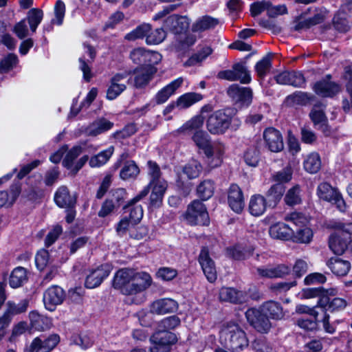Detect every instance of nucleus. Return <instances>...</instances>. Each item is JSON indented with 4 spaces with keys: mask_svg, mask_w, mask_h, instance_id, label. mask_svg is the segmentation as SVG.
<instances>
[{
    "mask_svg": "<svg viewBox=\"0 0 352 352\" xmlns=\"http://www.w3.org/2000/svg\"><path fill=\"white\" fill-rule=\"evenodd\" d=\"M327 265L331 272L337 276H345L351 268V264L348 261L335 257L330 258Z\"/></svg>",
    "mask_w": 352,
    "mask_h": 352,
    "instance_id": "obj_39",
    "label": "nucleus"
},
{
    "mask_svg": "<svg viewBox=\"0 0 352 352\" xmlns=\"http://www.w3.org/2000/svg\"><path fill=\"white\" fill-rule=\"evenodd\" d=\"M201 170V164L196 160L190 162L183 168V173L190 179L197 177Z\"/></svg>",
    "mask_w": 352,
    "mask_h": 352,
    "instance_id": "obj_57",
    "label": "nucleus"
},
{
    "mask_svg": "<svg viewBox=\"0 0 352 352\" xmlns=\"http://www.w3.org/2000/svg\"><path fill=\"white\" fill-rule=\"evenodd\" d=\"M236 111L226 108L215 111L206 120V129L212 135H223L232 126L237 130L241 121L236 117Z\"/></svg>",
    "mask_w": 352,
    "mask_h": 352,
    "instance_id": "obj_2",
    "label": "nucleus"
},
{
    "mask_svg": "<svg viewBox=\"0 0 352 352\" xmlns=\"http://www.w3.org/2000/svg\"><path fill=\"white\" fill-rule=\"evenodd\" d=\"M130 58L134 64L140 67H155L160 62L162 56L158 52L138 47L130 52Z\"/></svg>",
    "mask_w": 352,
    "mask_h": 352,
    "instance_id": "obj_6",
    "label": "nucleus"
},
{
    "mask_svg": "<svg viewBox=\"0 0 352 352\" xmlns=\"http://www.w3.org/2000/svg\"><path fill=\"white\" fill-rule=\"evenodd\" d=\"M113 152L114 147L109 146L97 155L92 156L89 162V166L92 168H97L104 165L109 160Z\"/></svg>",
    "mask_w": 352,
    "mask_h": 352,
    "instance_id": "obj_42",
    "label": "nucleus"
},
{
    "mask_svg": "<svg viewBox=\"0 0 352 352\" xmlns=\"http://www.w3.org/2000/svg\"><path fill=\"white\" fill-rule=\"evenodd\" d=\"M126 77L125 74H117L112 77L111 85L107 91V99L114 100L126 89L125 84L122 82V80L126 78Z\"/></svg>",
    "mask_w": 352,
    "mask_h": 352,
    "instance_id": "obj_30",
    "label": "nucleus"
},
{
    "mask_svg": "<svg viewBox=\"0 0 352 352\" xmlns=\"http://www.w3.org/2000/svg\"><path fill=\"white\" fill-rule=\"evenodd\" d=\"M149 309L150 312L153 314H166L176 311L178 303L172 298H160L152 302Z\"/></svg>",
    "mask_w": 352,
    "mask_h": 352,
    "instance_id": "obj_19",
    "label": "nucleus"
},
{
    "mask_svg": "<svg viewBox=\"0 0 352 352\" xmlns=\"http://www.w3.org/2000/svg\"><path fill=\"white\" fill-rule=\"evenodd\" d=\"M54 201L60 208H73L76 200L69 194V190L66 186H60L58 188L54 195Z\"/></svg>",
    "mask_w": 352,
    "mask_h": 352,
    "instance_id": "obj_32",
    "label": "nucleus"
},
{
    "mask_svg": "<svg viewBox=\"0 0 352 352\" xmlns=\"http://www.w3.org/2000/svg\"><path fill=\"white\" fill-rule=\"evenodd\" d=\"M111 267L108 265H102L97 269L91 272L85 280V287L94 289L98 287L104 278L109 276Z\"/></svg>",
    "mask_w": 352,
    "mask_h": 352,
    "instance_id": "obj_22",
    "label": "nucleus"
},
{
    "mask_svg": "<svg viewBox=\"0 0 352 352\" xmlns=\"http://www.w3.org/2000/svg\"><path fill=\"white\" fill-rule=\"evenodd\" d=\"M272 238L289 240L294 234L293 230L284 223H278L272 225L269 230Z\"/></svg>",
    "mask_w": 352,
    "mask_h": 352,
    "instance_id": "obj_35",
    "label": "nucleus"
},
{
    "mask_svg": "<svg viewBox=\"0 0 352 352\" xmlns=\"http://www.w3.org/2000/svg\"><path fill=\"white\" fill-rule=\"evenodd\" d=\"M329 247L335 254H342L346 249V243L338 235L331 234L329 239Z\"/></svg>",
    "mask_w": 352,
    "mask_h": 352,
    "instance_id": "obj_49",
    "label": "nucleus"
},
{
    "mask_svg": "<svg viewBox=\"0 0 352 352\" xmlns=\"http://www.w3.org/2000/svg\"><path fill=\"white\" fill-rule=\"evenodd\" d=\"M82 150L80 146H75L72 148L66 154L63 165L68 168H72L74 161L81 154Z\"/></svg>",
    "mask_w": 352,
    "mask_h": 352,
    "instance_id": "obj_60",
    "label": "nucleus"
},
{
    "mask_svg": "<svg viewBox=\"0 0 352 352\" xmlns=\"http://www.w3.org/2000/svg\"><path fill=\"white\" fill-rule=\"evenodd\" d=\"M152 188L150 195L149 205L152 208H159L162 204L163 197L167 188L166 182H159L155 184H148L144 189L140 192L134 198L130 200V205L136 204L137 202L144 198Z\"/></svg>",
    "mask_w": 352,
    "mask_h": 352,
    "instance_id": "obj_4",
    "label": "nucleus"
},
{
    "mask_svg": "<svg viewBox=\"0 0 352 352\" xmlns=\"http://www.w3.org/2000/svg\"><path fill=\"white\" fill-rule=\"evenodd\" d=\"M265 146L272 152L278 153L284 148L283 136L273 127L267 128L263 134Z\"/></svg>",
    "mask_w": 352,
    "mask_h": 352,
    "instance_id": "obj_15",
    "label": "nucleus"
},
{
    "mask_svg": "<svg viewBox=\"0 0 352 352\" xmlns=\"http://www.w3.org/2000/svg\"><path fill=\"white\" fill-rule=\"evenodd\" d=\"M28 305L29 301L27 299L21 300L17 304L12 301H8L6 303V312L12 317L26 311Z\"/></svg>",
    "mask_w": 352,
    "mask_h": 352,
    "instance_id": "obj_52",
    "label": "nucleus"
},
{
    "mask_svg": "<svg viewBox=\"0 0 352 352\" xmlns=\"http://www.w3.org/2000/svg\"><path fill=\"white\" fill-rule=\"evenodd\" d=\"M208 110V107L201 108V114L192 117L186 122L179 129L178 132L186 135H190L195 145L202 150L204 153L209 154L208 146L211 144L209 135L202 129L204 117L202 113Z\"/></svg>",
    "mask_w": 352,
    "mask_h": 352,
    "instance_id": "obj_1",
    "label": "nucleus"
},
{
    "mask_svg": "<svg viewBox=\"0 0 352 352\" xmlns=\"http://www.w3.org/2000/svg\"><path fill=\"white\" fill-rule=\"evenodd\" d=\"M54 18L52 19V24L62 25L65 14V4L62 0H58L54 8Z\"/></svg>",
    "mask_w": 352,
    "mask_h": 352,
    "instance_id": "obj_59",
    "label": "nucleus"
},
{
    "mask_svg": "<svg viewBox=\"0 0 352 352\" xmlns=\"http://www.w3.org/2000/svg\"><path fill=\"white\" fill-rule=\"evenodd\" d=\"M208 149L210 153H204L208 166L212 168L219 166L223 162V157L226 151L224 144L220 142H215L213 144H210Z\"/></svg>",
    "mask_w": 352,
    "mask_h": 352,
    "instance_id": "obj_20",
    "label": "nucleus"
},
{
    "mask_svg": "<svg viewBox=\"0 0 352 352\" xmlns=\"http://www.w3.org/2000/svg\"><path fill=\"white\" fill-rule=\"evenodd\" d=\"M113 126V123L101 118L93 122L87 129L86 132L89 135L96 136L110 130Z\"/></svg>",
    "mask_w": 352,
    "mask_h": 352,
    "instance_id": "obj_37",
    "label": "nucleus"
},
{
    "mask_svg": "<svg viewBox=\"0 0 352 352\" xmlns=\"http://www.w3.org/2000/svg\"><path fill=\"white\" fill-rule=\"evenodd\" d=\"M346 301L341 298L330 299L327 296H323L318 301V307L323 314L327 311L333 312L340 311L346 307Z\"/></svg>",
    "mask_w": 352,
    "mask_h": 352,
    "instance_id": "obj_26",
    "label": "nucleus"
},
{
    "mask_svg": "<svg viewBox=\"0 0 352 352\" xmlns=\"http://www.w3.org/2000/svg\"><path fill=\"white\" fill-rule=\"evenodd\" d=\"M325 107L322 104H315L309 113V118L318 129L328 136L331 133V129L328 125V120L324 113Z\"/></svg>",
    "mask_w": 352,
    "mask_h": 352,
    "instance_id": "obj_14",
    "label": "nucleus"
},
{
    "mask_svg": "<svg viewBox=\"0 0 352 352\" xmlns=\"http://www.w3.org/2000/svg\"><path fill=\"white\" fill-rule=\"evenodd\" d=\"M201 99L202 96L199 94L194 92L186 93L177 98V107L179 109H187Z\"/></svg>",
    "mask_w": 352,
    "mask_h": 352,
    "instance_id": "obj_45",
    "label": "nucleus"
},
{
    "mask_svg": "<svg viewBox=\"0 0 352 352\" xmlns=\"http://www.w3.org/2000/svg\"><path fill=\"white\" fill-rule=\"evenodd\" d=\"M17 63V56L14 54H9L0 61V73H8L16 66Z\"/></svg>",
    "mask_w": 352,
    "mask_h": 352,
    "instance_id": "obj_62",
    "label": "nucleus"
},
{
    "mask_svg": "<svg viewBox=\"0 0 352 352\" xmlns=\"http://www.w3.org/2000/svg\"><path fill=\"white\" fill-rule=\"evenodd\" d=\"M214 184L210 180H204L197 187V194L204 200L210 198L214 192Z\"/></svg>",
    "mask_w": 352,
    "mask_h": 352,
    "instance_id": "obj_54",
    "label": "nucleus"
},
{
    "mask_svg": "<svg viewBox=\"0 0 352 352\" xmlns=\"http://www.w3.org/2000/svg\"><path fill=\"white\" fill-rule=\"evenodd\" d=\"M221 339H224L226 344L233 351L243 350L248 346L245 333L236 324L223 329L221 332Z\"/></svg>",
    "mask_w": 352,
    "mask_h": 352,
    "instance_id": "obj_3",
    "label": "nucleus"
},
{
    "mask_svg": "<svg viewBox=\"0 0 352 352\" xmlns=\"http://www.w3.org/2000/svg\"><path fill=\"white\" fill-rule=\"evenodd\" d=\"M153 346L151 348V352H169V346L177 341L175 333L161 329L155 332L150 338Z\"/></svg>",
    "mask_w": 352,
    "mask_h": 352,
    "instance_id": "obj_8",
    "label": "nucleus"
},
{
    "mask_svg": "<svg viewBox=\"0 0 352 352\" xmlns=\"http://www.w3.org/2000/svg\"><path fill=\"white\" fill-rule=\"evenodd\" d=\"M228 201L231 209L240 213L244 208V199L241 189L235 184H232L228 190Z\"/></svg>",
    "mask_w": 352,
    "mask_h": 352,
    "instance_id": "obj_24",
    "label": "nucleus"
},
{
    "mask_svg": "<svg viewBox=\"0 0 352 352\" xmlns=\"http://www.w3.org/2000/svg\"><path fill=\"white\" fill-rule=\"evenodd\" d=\"M151 26L148 23H143L138 25L135 29L133 30L124 36L126 40L135 41L142 39L147 36V34L151 31Z\"/></svg>",
    "mask_w": 352,
    "mask_h": 352,
    "instance_id": "obj_50",
    "label": "nucleus"
},
{
    "mask_svg": "<svg viewBox=\"0 0 352 352\" xmlns=\"http://www.w3.org/2000/svg\"><path fill=\"white\" fill-rule=\"evenodd\" d=\"M155 67H138L134 70V86L138 88L146 87L156 73Z\"/></svg>",
    "mask_w": 352,
    "mask_h": 352,
    "instance_id": "obj_23",
    "label": "nucleus"
},
{
    "mask_svg": "<svg viewBox=\"0 0 352 352\" xmlns=\"http://www.w3.org/2000/svg\"><path fill=\"white\" fill-rule=\"evenodd\" d=\"M254 248L251 245H236L226 250L227 255L234 260H244L253 254Z\"/></svg>",
    "mask_w": 352,
    "mask_h": 352,
    "instance_id": "obj_34",
    "label": "nucleus"
},
{
    "mask_svg": "<svg viewBox=\"0 0 352 352\" xmlns=\"http://www.w3.org/2000/svg\"><path fill=\"white\" fill-rule=\"evenodd\" d=\"M291 272L290 267L285 264L275 266L260 267L256 268L258 275L261 278H283Z\"/></svg>",
    "mask_w": 352,
    "mask_h": 352,
    "instance_id": "obj_21",
    "label": "nucleus"
},
{
    "mask_svg": "<svg viewBox=\"0 0 352 352\" xmlns=\"http://www.w3.org/2000/svg\"><path fill=\"white\" fill-rule=\"evenodd\" d=\"M245 317L250 325L258 332L266 333L272 327L270 319L261 307L259 309L255 308L248 309L245 312Z\"/></svg>",
    "mask_w": 352,
    "mask_h": 352,
    "instance_id": "obj_7",
    "label": "nucleus"
},
{
    "mask_svg": "<svg viewBox=\"0 0 352 352\" xmlns=\"http://www.w3.org/2000/svg\"><path fill=\"white\" fill-rule=\"evenodd\" d=\"M313 98L314 96L311 94L302 91H296L286 98V102L290 105H306Z\"/></svg>",
    "mask_w": 352,
    "mask_h": 352,
    "instance_id": "obj_47",
    "label": "nucleus"
},
{
    "mask_svg": "<svg viewBox=\"0 0 352 352\" xmlns=\"http://www.w3.org/2000/svg\"><path fill=\"white\" fill-rule=\"evenodd\" d=\"M60 342L58 334H52L47 338L36 337L28 349V352H49L56 347Z\"/></svg>",
    "mask_w": 352,
    "mask_h": 352,
    "instance_id": "obj_12",
    "label": "nucleus"
},
{
    "mask_svg": "<svg viewBox=\"0 0 352 352\" xmlns=\"http://www.w3.org/2000/svg\"><path fill=\"white\" fill-rule=\"evenodd\" d=\"M135 204L130 205V201L126 206L124 207V209H129V215L128 219L131 220L133 225L138 223L143 217V209L140 205L135 206Z\"/></svg>",
    "mask_w": 352,
    "mask_h": 352,
    "instance_id": "obj_55",
    "label": "nucleus"
},
{
    "mask_svg": "<svg viewBox=\"0 0 352 352\" xmlns=\"http://www.w3.org/2000/svg\"><path fill=\"white\" fill-rule=\"evenodd\" d=\"M189 25L190 21L186 16L172 14L164 20L163 28L175 34H180L186 30Z\"/></svg>",
    "mask_w": 352,
    "mask_h": 352,
    "instance_id": "obj_18",
    "label": "nucleus"
},
{
    "mask_svg": "<svg viewBox=\"0 0 352 352\" xmlns=\"http://www.w3.org/2000/svg\"><path fill=\"white\" fill-rule=\"evenodd\" d=\"M344 78L347 80L346 90L350 96V101L347 98H344L342 104L344 111L349 113L352 109V65L344 68Z\"/></svg>",
    "mask_w": 352,
    "mask_h": 352,
    "instance_id": "obj_40",
    "label": "nucleus"
},
{
    "mask_svg": "<svg viewBox=\"0 0 352 352\" xmlns=\"http://www.w3.org/2000/svg\"><path fill=\"white\" fill-rule=\"evenodd\" d=\"M227 93L234 101L249 106L252 101L253 92L250 87H241L237 84L229 87Z\"/></svg>",
    "mask_w": 352,
    "mask_h": 352,
    "instance_id": "obj_17",
    "label": "nucleus"
},
{
    "mask_svg": "<svg viewBox=\"0 0 352 352\" xmlns=\"http://www.w3.org/2000/svg\"><path fill=\"white\" fill-rule=\"evenodd\" d=\"M285 191L284 185L275 184L272 185L266 192V201L268 206L274 208L281 200Z\"/></svg>",
    "mask_w": 352,
    "mask_h": 352,
    "instance_id": "obj_36",
    "label": "nucleus"
},
{
    "mask_svg": "<svg viewBox=\"0 0 352 352\" xmlns=\"http://www.w3.org/2000/svg\"><path fill=\"white\" fill-rule=\"evenodd\" d=\"M199 263L208 280L210 283L214 282L217 277V270L214 262L209 255L208 248L204 247L201 249L199 255Z\"/></svg>",
    "mask_w": 352,
    "mask_h": 352,
    "instance_id": "obj_16",
    "label": "nucleus"
},
{
    "mask_svg": "<svg viewBox=\"0 0 352 352\" xmlns=\"http://www.w3.org/2000/svg\"><path fill=\"white\" fill-rule=\"evenodd\" d=\"M292 169L290 166H286L283 170L275 173L272 175V181L276 184H281L289 182L292 177Z\"/></svg>",
    "mask_w": 352,
    "mask_h": 352,
    "instance_id": "obj_61",
    "label": "nucleus"
},
{
    "mask_svg": "<svg viewBox=\"0 0 352 352\" xmlns=\"http://www.w3.org/2000/svg\"><path fill=\"white\" fill-rule=\"evenodd\" d=\"M28 280L27 271L24 267H17L14 268L9 279V284L12 288L21 287Z\"/></svg>",
    "mask_w": 352,
    "mask_h": 352,
    "instance_id": "obj_43",
    "label": "nucleus"
},
{
    "mask_svg": "<svg viewBox=\"0 0 352 352\" xmlns=\"http://www.w3.org/2000/svg\"><path fill=\"white\" fill-rule=\"evenodd\" d=\"M43 18V12L41 9L32 8L29 10L27 16V20L32 32H36V28L42 21Z\"/></svg>",
    "mask_w": 352,
    "mask_h": 352,
    "instance_id": "obj_53",
    "label": "nucleus"
},
{
    "mask_svg": "<svg viewBox=\"0 0 352 352\" xmlns=\"http://www.w3.org/2000/svg\"><path fill=\"white\" fill-rule=\"evenodd\" d=\"M183 82V78L179 77L158 91L154 97L155 103L157 104L165 103L171 96L175 94L177 89L182 86Z\"/></svg>",
    "mask_w": 352,
    "mask_h": 352,
    "instance_id": "obj_25",
    "label": "nucleus"
},
{
    "mask_svg": "<svg viewBox=\"0 0 352 352\" xmlns=\"http://www.w3.org/2000/svg\"><path fill=\"white\" fill-rule=\"evenodd\" d=\"M85 53L89 56L91 61L89 60H85V55H83L82 57L79 58V68L82 72L83 78L85 81L89 82L91 78L93 77V74L91 71L90 63L94 60L96 56V51L92 46L90 45L84 43L83 45Z\"/></svg>",
    "mask_w": 352,
    "mask_h": 352,
    "instance_id": "obj_27",
    "label": "nucleus"
},
{
    "mask_svg": "<svg viewBox=\"0 0 352 352\" xmlns=\"http://www.w3.org/2000/svg\"><path fill=\"white\" fill-rule=\"evenodd\" d=\"M140 173L139 168L133 162H127L120 170V175L122 179L135 178Z\"/></svg>",
    "mask_w": 352,
    "mask_h": 352,
    "instance_id": "obj_56",
    "label": "nucleus"
},
{
    "mask_svg": "<svg viewBox=\"0 0 352 352\" xmlns=\"http://www.w3.org/2000/svg\"><path fill=\"white\" fill-rule=\"evenodd\" d=\"M185 218L190 225L208 226L210 221L206 206L198 200L193 201L188 206Z\"/></svg>",
    "mask_w": 352,
    "mask_h": 352,
    "instance_id": "obj_5",
    "label": "nucleus"
},
{
    "mask_svg": "<svg viewBox=\"0 0 352 352\" xmlns=\"http://www.w3.org/2000/svg\"><path fill=\"white\" fill-rule=\"evenodd\" d=\"M304 169L309 173H318L321 168V159L320 155L313 152L307 155L303 162Z\"/></svg>",
    "mask_w": 352,
    "mask_h": 352,
    "instance_id": "obj_41",
    "label": "nucleus"
},
{
    "mask_svg": "<svg viewBox=\"0 0 352 352\" xmlns=\"http://www.w3.org/2000/svg\"><path fill=\"white\" fill-rule=\"evenodd\" d=\"M0 43L5 45L8 50H13L16 45V41L10 34L7 33L6 25L0 21Z\"/></svg>",
    "mask_w": 352,
    "mask_h": 352,
    "instance_id": "obj_51",
    "label": "nucleus"
},
{
    "mask_svg": "<svg viewBox=\"0 0 352 352\" xmlns=\"http://www.w3.org/2000/svg\"><path fill=\"white\" fill-rule=\"evenodd\" d=\"M217 77L230 81L239 80L243 84H249L252 80L246 67L241 63L234 64L231 69L219 72Z\"/></svg>",
    "mask_w": 352,
    "mask_h": 352,
    "instance_id": "obj_10",
    "label": "nucleus"
},
{
    "mask_svg": "<svg viewBox=\"0 0 352 352\" xmlns=\"http://www.w3.org/2000/svg\"><path fill=\"white\" fill-rule=\"evenodd\" d=\"M148 173L151 177V180L148 184L153 185L159 182H166L164 179L161 178V170L157 164L153 161H148Z\"/></svg>",
    "mask_w": 352,
    "mask_h": 352,
    "instance_id": "obj_58",
    "label": "nucleus"
},
{
    "mask_svg": "<svg viewBox=\"0 0 352 352\" xmlns=\"http://www.w3.org/2000/svg\"><path fill=\"white\" fill-rule=\"evenodd\" d=\"M135 270L129 268H124L118 270L114 276L113 285L114 288L124 292L125 287L129 284Z\"/></svg>",
    "mask_w": 352,
    "mask_h": 352,
    "instance_id": "obj_31",
    "label": "nucleus"
},
{
    "mask_svg": "<svg viewBox=\"0 0 352 352\" xmlns=\"http://www.w3.org/2000/svg\"><path fill=\"white\" fill-rule=\"evenodd\" d=\"M339 192L329 184L322 182L317 188V195L320 199L328 202H333Z\"/></svg>",
    "mask_w": 352,
    "mask_h": 352,
    "instance_id": "obj_44",
    "label": "nucleus"
},
{
    "mask_svg": "<svg viewBox=\"0 0 352 352\" xmlns=\"http://www.w3.org/2000/svg\"><path fill=\"white\" fill-rule=\"evenodd\" d=\"M29 318L31 328L36 331H44L49 329L52 324L50 318L35 311L30 312Z\"/></svg>",
    "mask_w": 352,
    "mask_h": 352,
    "instance_id": "obj_38",
    "label": "nucleus"
},
{
    "mask_svg": "<svg viewBox=\"0 0 352 352\" xmlns=\"http://www.w3.org/2000/svg\"><path fill=\"white\" fill-rule=\"evenodd\" d=\"M300 192V187L298 186H295L290 188L286 193L284 199L286 204L289 206L299 204L301 202Z\"/></svg>",
    "mask_w": 352,
    "mask_h": 352,
    "instance_id": "obj_64",
    "label": "nucleus"
},
{
    "mask_svg": "<svg viewBox=\"0 0 352 352\" xmlns=\"http://www.w3.org/2000/svg\"><path fill=\"white\" fill-rule=\"evenodd\" d=\"M247 294L245 292L233 287H222L219 292V298L222 301L237 304L245 302Z\"/></svg>",
    "mask_w": 352,
    "mask_h": 352,
    "instance_id": "obj_28",
    "label": "nucleus"
},
{
    "mask_svg": "<svg viewBox=\"0 0 352 352\" xmlns=\"http://www.w3.org/2000/svg\"><path fill=\"white\" fill-rule=\"evenodd\" d=\"M219 23V20L208 16L198 19L192 27V32H203L214 28Z\"/></svg>",
    "mask_w": 352,
    "mask_h": 352,
    "instance_id": "obj_46",
    "label": "nucleus"
},
{
    "mask_svg": "<svg viewBox=\"0 0 352 352\" xmlns=\"http://www.w3.org/2000/svg\"><path fill=\"white\" fill-rule=\"evenodd\" d=\"M268 206L266 199L261 195L256 194L251 197L249 202V210L255 217L262 215Z\"/></svg>",
    "mask_w": 352,
    "mask_h": 352,
    "instance_id": "obj_33",
    "label": "nucleus"
},
{
    "mask_svg": "<svg viewBox=\"0 0 352 352\" xmlns=\"http://www.w3.org/2000/svg\"><path fill=\"white\" fill-rule=\"evenodd\" d=\"M261 308L268 318L280 320L285 318V311L280 303L276 301H267L261 305Z\"/></svg>",
    "mask_w": 352,
    "mask_h": 352,
    "instance_id": "obj_29",
    "label": "nucleus"
},
{
    "mask_svg": "<svg viewBox=\"0 0 352 352\" xmlns=\"http://www.w3.org/2000/svg\"><path fill=\"white\" fill-rule=\"evenodd\" d=\"M331 76L317 81L313 86L315 93L324 98H332L340 91L339 84L330 80Z\"/></svg>",
    "mask_w": 352,
    "mask_h": 352,
    "instance_id": "obj_13",
    "label": "nucleus"
},
{
    "mask_svg": "<svg viewBox=\"0 0 352 352\" xmlns=\"http://www.w3.org/2000/svg\"><path fill=\"white\" fill-rule=\"evenodd\" d=\"M21 192L20 186L17 184L12 186L10 193L0 191V208L6 205H12Z\"/></svg>",
    "mask_w": 352,
    "mask_h": 352,
    "instance_id": "obj_48",
    "label": "nucleus"
},
{
    "mask_svg": "<svg viewBox=\"0 0 352 352\" xmlns=\"http://www.w3.org/2000/svg\"><path fill=\"white\" fill-rule=\"evenodd\" d=\"M151 277L148 273L135 271L133 278L131 279L122 294L132 295L142 292L151 285Z\"/></svg>",
    "mask_w": 352,
    "mask_h": 352,
    "instance_id": "obj_9",
    "label": "nucleus"
},
{
    "mask_svg": "<svg viewBox=\"0 0 352 352\" xmlns=\"http://www.w3.org/2000/svg\"><path fill=\"white\" fill-rule=\"evenodd\" d=\"M65 298V291L58 285H52L43 293V300L45 308L52 311L57 305L63 303Z\"/></svg>",
    "mask_w": 352,
    "mask_h": 352,
    "instance_id": "obj_11",
    "label": "nucleus"
},
{
    "mask_svg": "<svg viewBox=\"0 0 352 352\" xmlns=\"http://www.w3.org/2000/svg\"><path fill=\"white\" fill-rule=\"evenodd\" d=\"M272 67L271 58L265 56L259 60L255 65V69L258 76L263 79Z\"/></svg>",
    "mask_w": 352,
    "mask_h": 352,
    "instance_id": "obj_63",
    "label": "nucleus"
}]
</instances>
